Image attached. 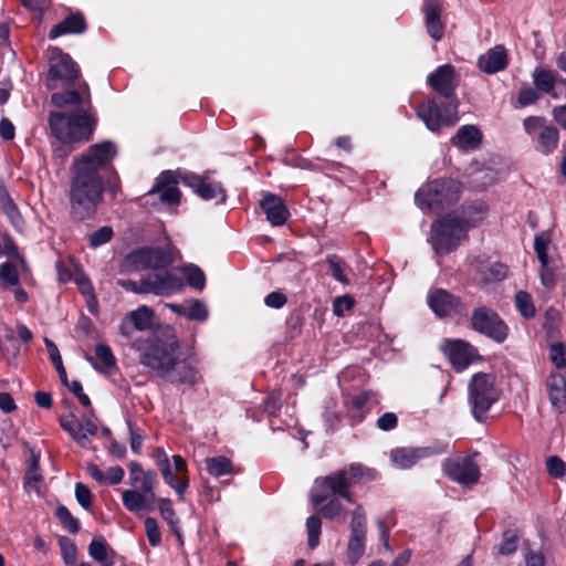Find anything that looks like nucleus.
Wrapping results in <instances>:
<instances>
[{
    "label": "nucleus",
    "mask_w": 566,
    "mask_h": 566,
    "mask_svg": "<svg viewBox=\"0 0 566 566\" xmlns=\"http://www.w3.org/2000/svg\"><path fill=\"white\" fill-rule=\"evenodd\" d=\"M51 103L61 108L49 114L48 123L52 136L63 144L85 143L91 139L97 117L86 82L75 90L53 93Z\"/></svg>",
    "instance_id": "nucleus-1"
},
{
    "label": "nucleus",
    "mask_w": 566,
    "mask_h": 566,
    "mask_svg": "<svg viewBox=\"0 0 566 566\" xmlns=\"http://www.w3.org/2000/svg\"><path fill=\"white\" fill-rule=\"evenodd\" d=\"M377 471L360 463H352L346 468L336 470L325 476L314 480L311 490L313 504L319 506L322 516L326 520H335L347 516V511L340 500L353 504L354 495L352 486L359 482L374 481Z\"/></svg>",
    "instance_id": "nucleus-2"
},
{
    "label": "nucleus",
    "mask_w": 566,
    "mask_h": 566,
    "mask_svg": "<svg viewBox=\"0 0 566 566\" xmlns=\"http://www.w3.org/2000/svg\"><path fill=\"white\" fill-rule=\"evenodd\" d=\"M132 348L139 353L143 366L170 382L195 385L197 370L190 361L178 360L180 344L177 339L163 340L136 337Z\"/></svg>",
    "instance_id": "nucleus-3"
},
{
    "label": "nucleus",
    "mask_w": 566,
    "mask_h": 566,
    "mask_svg": "<svg viewBox=\"0 0 566 566\" xmlns=\"http://www.w3.org/2000/svg\"><path fill=\"white\" fill-rule=\"evenodd\" d=\"M104 182L99 174H93L72 166L69 190L71 213L78 220L92 218L104 198Z\"/></svg>",
    "instance_id": "nucleus-4"
},
{
    "label": "nucleus",
    "mask_w": 566,
    "mask_h": 566,
    "mask_svg": "<svg viewBox=\"0 0 566 566\" xmlns=\"http://www.w3.org/2000/svg\"><path fill=\"white\" fill-rule=\"evenodd\" d=\"M117 285L126 292L138 295L169 297L184 289V281L177 275L164 271L142 275L138 280L120 279Z\"/></svg>",
    "instance_id": "nucleus-5"
},
{
    "label": "nucleus",
    "mask_w": 566,
    "mask_h": 566,
    "mask_svg": "<svg viewBox=\"0 0 566 566\" xmlns=\"http://www.w3.org/2000/svg\"><path fill=\"white\" fill-rule=\"evenodd\" d=\"M501 392L495 386L492 374L476 373L468 384V403L472 417L478 422H484L491 407L500 399Z\"/></svg>",
    "instance_id": "nucleus-6"
},
{
    "label": "nucleus",
    "mask_w": 566,
    "mask_h": 566,
    "mask_svg": "<svg viewBox=\"0 0 566 566\" xmlns=\"http://www.w3.org/2000/svg\"><path fill=\"white\" fill-rule=\"evenodd\" d=\"M460 188V184L452 178L434 179L416 192L415 201L421 210L438 212L458 201Z\"/></svg>",
    "instance_id": "nucleus-7"
},
{
    "label": "nucleus",
    "mask_w": 566,
    "mask_h": 566,
    "mask_svg": "<svg viewBox=\"0 0 566 566\" xmlns=\"http://www.w3.org/2000/svg\"><path fill=\"white\" fill-rule=\"evenodd\" d=\"M470 224L465 219L447 214L431 226L430 243L438 255H444L457 249L467 235Z\"/></svg>",
    "instance_id": "nucleus-8"
},
{
    "label": "nucleus",
    "mask_w": 566,
    "mask_h": 566,
    "mask_svg": "<svg viewBox=\"0 0 566 566\" xmlns=\"http://www.w3.org/2000/svg\"><path fill=\"white\" fill-rule=\"evenodd\" d=\"M81 71L72 57L56 51L52 54L49 63L48 83L49 90L66 88L75 90L81 83Z\"/></svg>",
    "instance_id": "nucleus-9"
},
{
    "label": "nucleus",
    "mask_w": 566,
    "mask_h": 566,
    "mask_svg": "<svg viewBox=\"0 0 566 566\" xmlns=\"http://www.w3.org/2000/svg\"><path fill=\"white\" fill-rule=\"evenodd\" d=\"M181 174L171 170L163 171L156 179L153 188L147 192L146 203L155 209H165L177 206L180 202L181 193L178 184L181 182Z\"/></svg>",
    "instance_id": "nucleus-10"
},
{
    "label": "nucleus",
    "mask_w": 566,
    "mask_h": 566,
    "mask_svg": "<svg viewBox=\"0 0 566 566\" xmlns=\"http://www.w3.org/2000/svg\"><path fill=\"white\" fill-rule=\"evenodd\" d=\"M416 113L430 132L438 133L458 120V101L444 102L439 106L434 99H428L417 107Z\"/></svg>",
    "instance_id": "nucleus-11"
},
{
    "label": "nucleus",
    "mask_w": 566,
    "mask_h": 566,
    "mask_svg": "<svg viewBox=\"0 0 566 566\" xmlns=\"http://www.w3.org/2000/svg\"><path fill=\"white\" fill-rule=\"evenodd\" d=\"M523 127L534 143L536 151L545 156L555 151L559 143V133L545 117L528 116L524 118Z\"/></svg>",
    "instance_id": "nucleus-12"
},
{
    "label": "nucleus",
    "mask_w": 566,
    "mask_h": 566,
    "mask_svg": "<svg viewBox=\"0 0 566 566\" xmlns=\"http://www.w3.org/2000/svg\"><path fill=\"white\" fill-rule=\"evenodd\" d=\"M174 253L170 247H144L127 254L125 262L136 270H163L174 263Z\"/></svg>",
    "instance_id": "nucleus-13"
},
{
    "label": "nucleus",
    "mask_w": 566,
    "mask_h": 566,
    "mask_svg": "<svg viewBox=\"0 0 566 566\" xmlns=\"http://www.w3.org/2000/svg\"><path fill=\"white\" fill-rule=\"evenodd\" d=\"M117 155V146L111 140H104L93 144L88 147L86 153L77 157L74 163V169H82L93 174L107 167Z\"/></svg>",
    "instance_id": "nucleus-14"
},
{
    "label": "nucleus",
    "mask_w": 566,
    "mask_h": 566,
    "mask_svg": "<svg viewBox=\"0 0 566 566\" xmlns=\"http://www.w3.org/2000/svg\"><path fill=\"white\" fill-rule=\"evenodd\" d=\"M471 324L474 331L484 336L503 343L507 338L509 328L499 314L486 306H480L472 313Z\"/></svg>",
    "instance_id": "nucleus-15"
},
{
    "label": "nucleus",
    "mask_w": 566,
    "mask_h": 566,
    "mask_svg": "<svg viewBox=\"0 0 566 566\" xmlns=\"http://www.w3.org/2000/svg\"><path fill=\"white\" fill-rule=\"evenodd\" d=\"M154 479L146 476L143 483L122 492L124 507L132 513L150 512L155 510L156 494L154 491Z\"/></svg>",
    "instance_id": "nucleus-16"
},
{
    "label": "nucleus",
    "mask_w": 566,
    "mask_h": 566,
    "mask_svg": "<svg viewBox=\"0 0 566 566\" xmlns=\"http://www.w3.org/2000/svg\"><path fill=\"white\" fill-rule=\"evenodd\" d=\"M60 426L84 449L91 448L92 441L88 437L96 436L98 431V426L93 415H85L82 420L74 413L62 415L60 417Z\"/></svg>",
    "instance_id": "nucleus-17"
},
{
    "label": "nucleus",
    "mask_w": 566,
    "mask_h": 566,
    "mask_svg": "<svg viewBox=\"0 0 566 566\" xmlns=\"http://www.w3.org/2000/svg\"><path fill=\"white\" fill-rule=\"evenodd\" d=\"M350 531L346 557L352 565H355L363 556L366 544V514L360 504L352 511Z\"/></svg>",
    "instance_id": "nucleus-18"
},
{
    "label": "nucleus",
    "mask_w": 566,
    "mask_h": 566,
    "mask_svg": "<svg viewBox=\"0 0 566 566\" xmlns=\"http://www.w3.org/2000/svg\"><path fill=\"white\" fill-rule=\"evenodd\" d=\"M427 84L446 102L458 101L455 96L458 74L453 65L443 64L438 66L428 75Z\"/></svg>",
    "instance_id": "nucleus-19"
},
{
    "label": "nucleus",
    "mask_w": 566,
    "mask_h": 566,
    "mask_svg": "<svg viewBox=\"0 0 566 566\" xmlns=\"http://www.w3.org/2000/svg\"><path fill=\"white\" fill-rule=\"evenodd\" d=\"M442 468L450 480L464 486L475 484L480 479V469L470 458L446 459Z\"/></svg>",
    "instance_id": "nucleus-20"
},
{
    "label": "nucleus",
    "mask_w": 566,
    "mask_h": 566,
    "mask_svg": "<svg viewBox=\"0 0 566 566\" xmlns=\"http://www.w3.org/2000/svg\"><path fill=\"white\" fill-rule=\"evenodd\" d=\"M153 318L154 311L147 305H140L123 317L118 326L119 334L128 340L132 347V342L136 339L134 333L148 329L151 326Z\"/></svg>",
    "instance_id": "nucleus-21"
},
{
    "label": "nucleus",
    "mask_w": 566,
    "mask_h": 566,
    "mask_svg": "<svg viewBox=\"0 0 566 566\" xmlns=\"http://www.w3.org/2000/svg\"><path fill=\"white\" fill-rule=\"evenodd\" d=\"M441 349L458 373L463 371L474 360L479 359L478 350L469 343L460 339L446 340Z\"/></svg>",
    "instance_id": "nucleus-22"
},
{
    "label": "nucleus",
    "mask_w": 566,
    "mask_h": 566,
    "mask_svg": "<svg viewBox=\"0 0 566 566\" xmlns=\"http://www.w3.org/2000/svg\"><path fill=\"white\" fill-rule=\"evenodd\" d=\"M446 451V448L434 447H416V448H396L390 451V462L392 467L407 470L417 464L420 460L431 455L440 454Z\"/></svg>",
    "instance_id": "nucleus-23"
},
{
    "label": "nucleus",
    "mask_w": 566,
    "mask_h": 566,
    "mask_svg": "<svg viewBox=\"0 0 566 566\" xmlns=\"http://www.w3.org/2000/svg\"><path fill=\"white\" fill-rule=\"evenodd\" d=\"M181 182L205 200L226 201V191L219 182L209 181L207 178L191 172L182 174Z\"/></svg>",
    "instance_id": "nucleus-24"
},
{
    "label": "nucleus",
    "mask_w": 566,
    "mask_h": 566,
    "mask_svg": "<svg viewBox=\"0 0 566 566\" xmlns=\"http://www.w3.org/2000/svg\"><path fill=\"white\" fill-rule=\"evenodd\" d=\"M260 208L266 220L274 227L283 226L290 218V211L284 201L272 192H266L260 200Z\"/></svg>",
    "instance_id": "nucleus-25"
},
{
    "label": "nucleus",
    "mask_w": 566,
    "mask_h": 566,
    "mask_svg": "<svg viewBox=\"0 0 566 566\" xmlns=\"http://www.w3.org/2000/svg\"><path fill=\"white\" fill-rule=\"evenodd\" d=\"M428 304L433 313L439 317H447L452 314L460 313L462 307L460 301L455 296L441 289L429 294Z\"/></svg>",
    "instance_id": "nucleus-26"
},
{
    "label": "nucleus",
    "mask_w": 566,
    "mask_h": 566,
    "mask_svg": "<svg viewBox=\"0 0 566 566\" xmlns=\"http://www.w3.org/2000/svg\"><path fill=\"white\" fill-rule=\"evenodd\" d=\"M507 51L503 45H495L478 59L479 69L486 74H495L506 69Z\"/></svg>",
    "instance_id": "nucleus-27"
},
{
    "label": "nucleus",
    "mask_w": 566,
    "mask_h": 566,
    "mask_svg": "<svg viewBox=\"0 0 566 566\" xmlns=\"http://www.w3.org/2000/svg\"><path fill=\"white\" fill-rule=\"evenodd\" d=\"M423 13L426 29L430 38L440 41L444 34V27L441 22V8L437 0H424Z\"/></svg>",
    "instance_id": "nucleus-28"
},
{
    "label": "nucleus",
    "mask_w": 566,
    "mask_h": 566,
    "mask_svg": "<svg viewBox=\"0 0 566 566\" xmlns=\"http://www.w3.org/2000/svg\"><path fill=\"white\" fill-rule=\"evenodd\" d=\"M548 399L552 407L563 412L566 409V379L559 374L551 375L546 380Z\"/></svg>",
    "instance_id": "nucleus-29"
},
{
    "label": "nucleus",
    "mask_w": 566,
    "mask_h": 566,
    "mask_svg": "<svg viewBox=\"0 0 566 566\" xmlns=\"http://www.w3.org/2000/svg\"><path fill=\"white\" fill-rule=\"evenodd\" d=\"M158 468L163 475L166 484H168L178 494L179 499H182L188 486L189 480L187 476H177L172 473L171 463L165 452H163V459L158 461Z\"/></svg>",
    "instance_id": "nucleus-30"
},
{
    "label": "nucleus",
    "mask_w": 566,
    "mask_h": 566,
    "mask_svg": "<svg viewBox=\"0 0 566 566\" xmlns=\"http://www.w3.org/2000/svg\"><path fill=\"white\" fill-rule=\"evenodd\" d=\"M482 142V134L474 125H464L458 129L451 138V144L459 149L469 150L476 148Z\"/></svg>",
    "instance_id": "nucleus-31"
},
{
    "label": "nucleus",
    "mask_w": 566,
    "mask_h": 566,
    "mask_svg": "<svg viewBox=\"0 0 566 566\" xmlns=\"http://www.w3.org/2000/svg\"><path fill=\"white\" fill-rule=\"evenodd\" d=\"M86 29L85 19L81 13L70 14L57 24L53 25L49 32L51 40L64 34H80Z\"/></svg>",
    "instance_id": "nucleus-32"
},
{
    "label": "nucleus",
    "mask_w": 566,
    "mask_h": 566,
    "mask_svg": "<svg viewBox=\"0 0 566 566\" xmlns=\"http://www.w3.org/2000/svg\"><path fill=\"white\" fill-rule=\"evenodd\" d=\"M88 555L102 566H113L115 552L104 537L93 538L88 544Z\"/></svg>",
    "instance_id": "nucleus-33"
},
{
    "label": "nucleus",
    "mask_w": 566,
    "mask_h": 566,
    "mask_svg": "<svg viewBox=\"0 0 566 566\" xmlns=\"http://www.w3.org/2000/svg\"><path fill=\"white\" fill-rule=\"evenodd\" d=\"M532 78L536 90L556 97V94L553 93L556 85V74L553 71L548 69L536 67L532 74Z\"/></svg>",
    "instance_id": "nucleus-34"
},
{
    "label": "nucleus",
    "mask_w": 566,
    "mask_h": 566,
    "mask_svg": "<svg viewBox=\"0 0 566 566\" xmlns=\"http://www.w3.org/2000/svg\"><path fill=\"white\" fill-rule=\"evenodd\" d=\"M205 467L207 472L213 478L233 473V463L227 457H210L205 459Z\"/></svg>",
    "instance_id": "nucleus-35"
},
{
    "label": "nucleus",
    "mask_w": 566,
    "mask_h": 566,
    "mask_svg": "<svg viewBox=\"0 0 566 566\" xmlns=\"http://www.w3.org/2000/svg\"><path fill=\"white\" fill-rule=\"evenodd\" d=\"M478 271L481 276V281L484 283L502 281L507 274L506 265L500 262L482 264Z\"/></svg>",
    "instance_id": "nucleus-36"
},
{
    "label": "nucleus",
    "mask_w": 566,
    "mask_h": 566,
    "mask_svg": "<svg viewBox=\"0 0 566 566\" xmlns=\"http://www.w3.org/2000/svg\"><path fill=\"white\" fill-rule=\"evenodd\" d=\"M182 273L185 274L186 282L190 287L198 291H202L205 289L206 275L199 266L188 263L182 266Z\"/></svg>",
    "instance_id": "nucleus-37"
},
{
    "label": "nucleus",
    "mask_w": 566,
    "mask_h": 566,
    "mask_svg": "<svg viewBox=\"0 0 566 566\" xmlns=\"http://www.w3.org/2000/svg\"><path fill=\"white\" fill-rule=\"evenodd\" d=\"M42 479L40 469V453L31 449V455L28 461V469L24 475V486H33Z\"/></svg>",
    "instance_id": "nucleus-38"
},
{
    "label": "nucleus",
    "mask_w": 566,
    "mask_h": 566,
    "mask_svg": "<svg viewBox=\"0 0 566 566\" xmlns=\"http://www.w3.org/2000/svg\"><path fill=\"white\" fill-rule=\"evenodd\" d=\"M157 507L161 517L167 522L170 530L179 535V518L176 517L172 502L169 499H159Z\"/></svg>",
    "instance_id": "nucleus-39"
},
{
    "label": "nucleus",
    "mask_w": 566,
    "mask_h": 566,
    "mask_svg": "<svg viewBox=\"0 0 566 566\" xmlns=\"http://www.w3.org/2000/svg\"><path fill=\"white\" fill-rule=\"evenodd\" d=\"M515 306L520 314L526 319L533 318L536 314L532 296L525 291H518L515 294Z\"/></svg>",
    "instance_id": "nucleus-40"
},
{
    "label": "nucleus",
    "mask_w": 566,
    "mask_h": 566,
    "mask_svg": "<svg viewBox=\"0 0 566 566\" xmlns=\"http://www.w3.org/2000/svg\"><path fill=\"white\" fill-rule=\"evenodd\" d=\"M55 517L59 520L63 528L71 534H77L80 532V522L72 515L66 506L59 505L55 509Z\"/></svg>",
    "instance_id": "nucleus-41"
},
{
    "label": "nucleus",
    "mask_w": 566,
    "mask_h": 566,
    "mask_svg": "<svg viewBox=\"0 0 566 566\" xmlns=\"http://www.w3.org/2000/svg\"><path fill=\"white\" fill-rule=\"evenodd\" d=\"M307 545L314 549L318 543L322 533V521L318 515H311L306 520Z\"/></svg>",
    "instance_id": "nucleus-42"
},
{
    "label": "nucleus",
    "mask_w": 566,
    "mask_h": 566,
    "mask_svg": "<svg viewBox=\"0 0 566 566\" xmlns=\"http://www.w3.org/2000/svg\"><path fill=\"white\" fill-rule=\"evenodd\" d=\"M209 317L208 306L198 298L188 301L187 318L190 321L206 322Z\"/></svg>",
    "instance_id": "nucleus-43"
},
{
    "label": "nucleus",
    "mask_w": 566,
    "mask_h": 566,
    "mask_svg": "<svg viewBox=\"0 0 566 566\" xmlns=\"http://www.w3.org/2000/svg\"><path fill=\"white\" fill-rule=\"evenodd\" d=\"M59 546L64 564L66 566L74 565L77 556V548L74 541L63 536L59 539Z\"/></svg>",
    "instance_id": "nucleus-44"
},
{
    "label": "nucleus",
    "mask_w": 566,
    "mask_h": 566,
    "mask_svg": "<svg viewBox=\"0 0 566 566\" xmlns=\"http://www.w3.org/2000/svg\"><path fill=\"white\" fill-rule=\"evenodd\" d=\"M518 536L516 532L507 530L503 533L502 541L499 545V554L507 556L513 554L517 548Z\"/></svg>",
    "instance_id": "nucleus-45"
},
{
    "label": "nucleus",
    "mask_w": 566,
    "mask_h": 566,
    "mask_svg": "<svg viewBox=\"0 0 566 566\" xmlns=\"http://www.w3.org/2000/svg\"><path fill=\"white\" fill-rule=\"evenodd\" d=\"M145 532L147 539L153 547H157L161 543V533L158 527V524L154 517H146L145 522Z\"/></svg>",
    "instance_id": "nucleus-46"
},
{
    "label": "nucleus",
    "mask_w": 566,
    "mask_h": 566,
    "mask_svg": "<svg viewBox=\"0 0 566 566\" xmlns=\"http://www.w3.org/2000/svg\"><path fill=\"white\" fill-rule=\"evenodd\" d=\"M95 355L103 363L106 369H113L116 367V358L107 344H97L95 347Z\"/></svg>",
    "instance_id": "nucleus-47"
},
{
    "label": "nucleus",
    "mask_w": 566,
    "mask_h": 566,
    "mask_svg": "<svg viewBox=\"0 0 566 566\" xmlns=\"http://www.w3.org/2000/svg\"><path fill=\"white\" fill-rule=\"evenodd\" d=\"M0 280L8 286L19 284V274L15 265L11 262H4L0 265Z\"/></svg>",
    "instance_id": "nucleus-48"
},
{
    "label": "nucleus",
    "mask_w": 566,
    "mask_h": 566,
    "mask_svg": "<svg viewBox=\"0 0 566 566\" xmlns=\"http://www.w3.org/2000/svg\"><path fill=\"white\" fill-rule=\"evenodd\" d=\"M329 270L331 275L338 281L342 284H348V277L346 276L344 272V263L340 262V260L336 255L328 256L326 260Z\"/></svg>",
    "instance_id": "nucleus-49"
},
{
    "label": "nucleus",
    "mask_w": 566,
    "mask_h": 566,
    "mask_svg": "<svg viewBox=\"0 0 566 566\" xmlns=\"http://www.w3.org/2000/svg\"><path fill=\"white\" fill-rule=\"evenodd\" d=\"M113 233L114 232H113L112 227L104 226V227L98 228L90 235L91 247L97 248V247H101V245L107 243L108 241H111Z\"/></svg>",
    "instance_id": "nucleus-50"
},
{
    "label": "nucleus",
    "mask_w": 566,
    "mask_h": 566,
    "mask_svg": "<svg viewBox=\"0 0 566 566\" xmlns=\"http://www.w3.org/2000/svg\"><path fill=\"white\" fill-rule=\"evenodd\" d=\"M151 475L154 482L156 481V475L151 471H144L142 467L137 462L129 463V484L132 486H137V484L143 483L146 476Z\"/></svg>",
    "instance_id": "nucleus-51"
},
{
    "label": "nucleus",
    "mask_w": 566,
    "mask_h": 566,
    "mask_svg": "<svg viewBox=\"0 0 566 566\" xmlns=\"http://www.w3.org/2000/svg\"><path fill=\"white\" fill-rule=\"evenodd\" d=\"M75 499L77 503L84 509L90 510L92 506V493L91 490L83 483L77 482L75 484Z\"/></svg>",
    "instance_id": "nucleus-52"
},
{
    "label": "nucleus",
    "mask_w": 566,
    "mask_h": 566,
    "mask_svg": "<svg viewBox=\"0 0 566 566\" xmlns=\"http://www.w3.org/2000/svg\"><path fill=\"white\" fill-rule=\"evenodd\" d=\"M549 352L551 360L557 368L566 366V348L562 343L552 344Z\"/></svg>",
    "instance_id": "nucleus-53"
},
{
    "label": "nucleus",
    "mask_w": 566,
    "mask_h": 566,
    "mask_svg": "<svg viewBox=\"0 0 566 566\" xmlns=\"http://www.w3.org/2000/svg\"><path fill=\"white\" fill-rule=\"evenodd\" d=\"M548 241L544 239L542 235H536L534 239V250L537 255V259L541 262V265L546 269L548 265V254H547Z\"/></svg>",
    "instance_id": "nucleus-54"
},
{
    "label": "nucleus",
    "mask_w": 566,
    "mask_h": 566,
    "mask_svg": "<svg viewBox=\"0 0 566 566\" xmlns=\"http://www.w3.org/2000/svg\"><path fill=\"white\" fill-rule=\"evenodd\" d=\"M6 216L9 218L11 224L19 231L23 228V218L18 209L15 203H8L4 208H2Z\"/></svg>",
    "instance_id": "nucleus-55"
},
{
    "label": "nucleus",
    "mask_w": 566,
    "mask_h": 566,
    "mask_svg": "<svg viewBox=\"0 0 566 566\" xmlns=\"http://www.w3.org/2000/svg\"><path fill=\"white\" fill-rule=\"evenodd\" d=\"M548 473L554 478H562L565 474V464L556 455H552L546 460Z\"/></svg>",
    "instance_id": "nucleus-56"
},
{
    "label": "nucleus",
    "mask_w": 566,
    "mask_h": 566,
    "mask_svg": "<svg viewBox=\"0 0 566 566\" xmlns=\"http://www.w3.org/2000/svg\"><path fill=\"white\" fill-rule=\"evenodd\" d=\"M281 395L277 392H271L264 401V411L269 417H275L281 407Z\"/></svg>",
    "instance_id": "nucleus-57"
},
{
    "label": "nucleus",
    "mask_w": 566,
    "mask_h": 566,
    "mask_svg": "<svg viewBox=\"0 0 566 566\" xmlns=\"http://www.w3.org/2000/svg\"><path fill=\"white\" fill-rule=\"evenodd\" d=\"M539 98L536 90L526 87L520 91L517 102L520 106L525 107L535 104Z\"/></svg>",
    "instance_id": "nucleus-58"
},
{
    "label": "nucleus",
    "mask_w": 566,
    "mask_h": 566,
    "mask_svg": "<svg viewBox=\"0 0 566 566\" xmlns=\"http://www.w3.org/2000/svg\"><path fill=\"white\" fill-rule=\"evenodd\" d=\"M286 296L277 291L271 292L264 297V304L268 307L275 310L283 307L286 304Z\"/></svg>",
    "instance_id": "nucleus-59"
},
{
    "label": "nucleus",
    "mask_w": 566,
    "mask_h": 566,
    "mask_svg": "<svg viewBox=\"0 0 566 566\" xmlns=\"http://www.w3.org/2000/svg\"><path fill=\"white\" fill-rule=\"evenodd\" d=\"M398 418L394 412H386L377 420V427L382 431H389L397 427Z\"/></svg>",
    "instance_id": "nucleus-60"
},
{
    "label": "nucleus",
    "mask_w": 566,
    "mask_h": 566,
    "mask_svg": "<svg viewBox=\"0 0 566 566\" xmlns=\"http://www.w3.org/2000/svg\"><path fill=\"white\" fill-rule=\"evenodd\" d=\"M354 301L350 296H339L334 300L333 313L336 316H342L344 311H348L353 307Z\"/></svg>",
    "instance_id": "nucleus-61"
},
{
    "label": "nucleus",
    "mask_w": 566,
    "mask_h": 566,
    "mask_svg": "<svg viewBox=\"0 0 566 566\" xmlns=\"http://www.w3.org/2000/svg\"><path fill=\"white\" fill-rule=\"evenodd\" d=\"M130 448L134 453H139L143 444V436L138 428L128 422Z\"/></svg>",
    "instance_id": "nucleus-62"
},
{
    "label": "nucleus",
    "mask_w": 566,
    "mask_h": 566,
    "mask_svg": "<svg viewBox=\"0 0 566 566\" xmlns=\"http://www.w3.org/2000/svg\"><path fill=\"white\" fill-rule=\"evenodd\" d=\"M369 392L363 391L356 396H354L349 401H347V409L348 411H358L360 412L364 410V407L368 400Z\"/></svg>",
    "instance_id": "nucleus-63"
},
{
    "label": "nucleus",
    "mask_w": 566,
    "mask_h": 566,
    "mask_svg": "<svg viewBox=\"0 0 566 566\" xmlns=\"http://www.w3.org/2000/svg\"><path fill=\"white\" fill-rule=\"evenodd\" d=\"M44 344L54 368H57V366H63V360L57 346L48 337L44 338Z\"/></svg>",
    "instance_id": "nucleus-64"
}]
</instances>
